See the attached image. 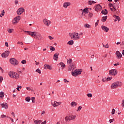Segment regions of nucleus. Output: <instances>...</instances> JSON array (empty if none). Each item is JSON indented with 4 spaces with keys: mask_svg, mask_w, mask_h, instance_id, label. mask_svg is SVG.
<instances>
[{
    "mask_svg": "<svg viewBox=\"0 0 124 124\" xmlns=\"http://www.w3.org/2000/svg\"><path fill=\"white\" fill-rule=\"evenodd\" d=\"M27 32L28 33V34H29V35H31V36H32L33 37H35V39H38V40H41L42 39L41 34L36 31L31 32L30 31H27Z\"/></svg>",
    "mask_w": 124,
    "mask_h": 124,
    "instance_id": "obj_1",
    "label": "nucleus"
},
{
    "mask_svg": "<svg viewBox=\"0 0 124 124\" xmlns=\"http://www.w3.org/2000/svg\"><path fill=\"white\" fill-rule=\"evenodd\" d=\"M9 76H10L11 78H14V79H18L19 77H20L18 73L13 71L9 72Z\"/></svg>",
    "mask_w": 124,
    "mask_h": 124,
    "instance_id": "obj_2",
    "label": "nucleus"
},
{
    "mask_svg": "<svg viewBox=\"0 0 124 124\" xmlns=\"http://www.w3.org/2000/svg\"><path fill=\"white\" fill-rule=\"evenodd\" d=\"M123 85V83L120 81H116L113 83L111 85V88L113 89L118 88V87H121Z\"/></svg>",
    "mask_w": 124,
    "mask_h": 124,
    "instance_id": "obj_3",
    "label": "nucleus"
},
{
    "mask_svg": "<svg viewBox=\"0 0 124 124\" xmlns=\"http://www.w3.org/2000/svg\"><path fill=\"white\" fill-rule=\"evenodd\" d=\"M82 69H76L72 72V75L76 77L77 75H80L82 73Z\"/></svg>",
    "mask_w": 124,
    "mask_h": 124,
    "instance_id": "obj_4",
    "label": "nucleus"
},
{
    "mask_svg": "<svg viewBox=\"0 0 124 124\" xmlns=\"http://www.w3.org/2000/svg\"><path fill=\"white\" fill-rule=\"evenodd\" d=\"M120 8V3L119 2H115L113 4V9L110 8L111 11L115 12L117 9H119Z\"/></svg>",
    "mask_w": 124,
    "mask_h": 124,
    "instance_id": "obj_5",
    "label": "nucleus"
},
{
    "mask_svg": "<svg viewBox=\"0 0 124 124\" xmlns=\"http://www.w3.org/2000/svg\"><path fill=\"white\" fill-rule=\"evenodd\" d=\"M10 62L13 65H18L19 62L15 58L10 59Z\"/></svg>",
    "mask_w": 124,
    "mask_h": 124,
    "instance_id": "obj_6",
    "label": "nucleus"
},
{
    "mask_svg": "<svg viewBox=\"0 0 124 124\" xmlns=\"http://www.w3.org/2000/svg\"><path fill=\"white\" fill-rule=\"evenodd\" d=\"M20 20H21V16H19L15 17L13 20V25H16V23H19Z\"/></svg>",
    "mask_w": 124,
    "mask_h": 124,
    "instance_id": "obj_7",
    "label": "nucleus"
},
{
    "mask_svg": "<svg viewBox=\"0 0 124 124\" xmlns=\"http://www.w3.org/2000/svg\"><path fill=\"white\" fill-rule=\"evenodd\" d=\"M43 22L44 24L45 25V26H46V27H49V26H50V24L52 23L51 21L47 19V18L44 19Z\"/></svg>",
    "mask_w": 124,
    "mask_h": 124,
    "instance_id": "obj_8",
    "label": "nucleus"
},
{
    "mask_svg": "<svg viewBox=\"0 0 124 124\" xmlns=\"http://www.w3.org/2000/svg\"><path fill=\"white\" fill-rule=\"evenodd\" d=\"M10 53V51L7 50L5 51L4 53H3L1 54L2 58H7L8 56H9V54Z\"/></svg>",
    "mask_w": 124,
    "mask_h": 124,
    "instance_id": "obj_9",
    "label": "nucleus"
},
{
    "mask_svg": "<svg viewBox=\"0 0 124 124\" xmlns=\"http://www.w3.org/2000/svg\"><path fill=\"white\" fill-rule=\"evenodd\" d=\"M73 39H75L76 40L80 39V37L78 36V33H73Z\"/></svg>",
    "mask_w": 124,
    "mask_h": 124,
    "instance_id": "obj_10",
    "label": "nucleus"
},
{
    "mask_svg": "<svg viewBox=\"0 0 124 124\" xmlns=\"http://www.w3.org/2000/svg\"><path fill=\"white\" fill-rule=\"evenodd\" d=\"M25 9H24L23 8H20L16 11L17 15H21V14H22V13H23Z\"/></svg>",
    "mask_w": 124,
    "mask_h": 124,
    "instance_id": "obj_11",
    "label": "nucleus"
},
{
    "mask_svg": "<svg viewBox=\"0 0 124 124\" xmlns=\"http://www.w3.org/2000/svg\"><path fill=\"white\" fill-rule=\"evenodd\" d=\"M117 74V70L116 69L109 70V75H112L113 76H116Z\"/></svg>",
    "mask_w": 124,
    "mask_h": 124,
    "instance_id": "obj_12",
    "label": "nucleus"
},
{
    "mask_svg": "<svg viewBox=\"0 0 124 124\" xmlns=\"http://www.w3.org/2000/svg\"><path fill=\"white\" fill-rule=\"evenodd\" d=\"M51 104L53 107H57V106H59V105H61L62 104V102H58L57 101H54L53 103L52 102Z\"/></svg>",
    "mask_w": 124,
    "mask_h": 124,
    "instance_id": "obj_13",
    "label": "nucleus"
},
{
    "mask_svg": "<svg viewBox=\"0 0 124 124\" xmlns=\"http://www.w3.org/2000/svg\"><path fill=\"white\" fill-rule=\"evenodd\" d=\"M102 7L99 4H98L96 6H95V11L98 12L99 10H101Z\"/></svg>",
    "mask_w": 124,
    "mask_h": 124,
    "instance_id": "obj_14",
    "label": "nucleus"
},
{
    "mask_svg": "<svg viewBox=\"0 0 124 124\" xmlns=\"http://www.w3.org/2000/svg\"><path fill=\"white\" fill-rule=\"evenodd\" d=\"M101 29L104 31H106V32H108V31H109V28L105 26L102 25Z\"/></svg>",
    "mask_w": 124,
    "mask_h": 124,
    "instance_id": "obj_15",
    "label": "nucleus"
},
{
    "mask_svg": "<svg viewBox=\"0 0 124 124\" xmlns=\"http://www.w3.org/2000/svg\"><path fill=\"white\" fill-rule=\"evenodd\" d=\"M116 55L117 56V59H121L122 57H123V55L119 51L116 52Z\"/></svg>",
    "mask_w": 124,
    "mask_h": 124,
    "instance_id": "obj_16",
    "label": "nucleus"
},
{
    "mask_svg": "<svg viewBox=\"0 0 124 124\" xmlns=\"http://www.w3.org/2000/svg\"><path fill=\"white\" fill-rule=\"evenodd\" d=\"M59 53H56L54 54L53 59H54V61H58V59H59Z\"/></svg>",
    "mask_w": 124,
    "mask_h": 124,
    "instance_id": "obj_17",
    "label": "nucleus"
},
{
    "mask_svg": "<svg viewBox=\"0 0 124 124\" xmlns=\"http://www.w3.org/2000/svg\"><path fill=\"white\" fill-rule=\"evenodd\" d=\"M44 68L45 69H49V70H52V68H51V66L49 64H45L44 65Z\"/></svg>",
    "mask_w": 124,
    "mask_h": 124,
    "instance_id": "obj_18",
    "label": "nucleus"
},
{
    "mask_svg": "<svg viewBox=\"0 0 124 124\" xmlns=\"http://www.w3.org/2000/svg\"><path fill=\"white\" fill-rule=\"evenodd\" d=\"M1 105L2 108H5V109H7L8 108V105L6 103H3Z\"/></svg>",
    "mask_w": 124,
    "mask_h": 124,
    "instance_id": "obj_19",
    "label": "nucleus"
},
{
    "mask_svg": "<svg viewBox=\"0 0 124 124\" xmlns=\"http://www.w3.org/2000/svg\"><path fill=\"white\" fill-rule=\"evenodd\" d=\"M71 3L69 2H64L63 3V7L64 8H67L68 6H69V5H70Z\"/></svg>",
    "mask_w": 124,
    "mask_h": 124,
    "instance_id": "obj_20",
    "label": "nucleus"
},
{
    "mask_svg": "<svg viewBox=\"0 0 124 124\" xmlns=\"http://www.w3.org/2000/svg\"><path fill=\"white\" fill-rule=\"evenodd\" d=\"M75 119H76V115H71L69 116V121H72V120H75Z\"/></svg>",
    "mask_w": 124,
    "mask_h": 124,
    "instance_id": "obj_21",
    "label": "nucleus"
},
{
    "mask_svg": "<svg viewBox=\"0 0 124 124\" xmlns=\"http://www.w3.org/2000/svg\"><path fill=\"white\" fill-rule=\"evenodd\" d=\"M101 13L104 15H107L108 14V11L107 9L103 10L101 11Z\"/></svg>",
    "mask_w": 124,
    "mask_h": 124,
    "instance_id": "obj_22",
    "label": "nucleus"
},
{
    "mask_svg": "<svg viewBox=\"0 0 124 124\" xmlns=\"http://www.w3.org/2000/svg\"><path fill=\"white\" fill-rule=\"evenodd\" d=\"M75 69V66L74 65H72L69 67V70L72 71V73L73 72V70Z\"/></svg>",
    "mask_w": 124,
    "mask_h": 124,
    "instance_id": "obj_23",
    "label": "nucleus"
},
{
    "mask_svg": "<svg viewBox=\"0 0 124 124\" xmlns=\"http://www.w3.org/2000/svg\"><path fill=\"white\" fill-rule=\"evenodd\" d=\"M42 123V120H34V123L35 124H40Z\"/></svg>",
    "mask_w": 124,
    "mask_h": 124,
    "instance_id": "obj_24",
    "label": "nucleus"
},
{
    "mask_svg": "<svg viewBox=\"0 0 124 124\" xmlns=\"http://www.w3.org/2000/svg\"><path fill=\"white\" fill-rule=\"evenodd\" d=\"M94 3H96V2H95L93 0H89L88 1V4H89V5H92Z\"/></svg>",
    "mask_w": 124,
    "mask_h": 124,
    "instance_id": "obj_25",
    "label": "nucleus"
},
{
    "mask_svg": "<svg viewBox=\"0 0 124 124\" xmlns=\"http://www.w3.org/2000/svg\"><path fill=\"white\" fill-rule=\"evenodd\" d=\"M106 20H107V16H103L101 19L102 22H106Z\"/></svg>",
    "mask_w": 124,
    "mask_h": 124,
    "instance_id": "obj_26",
    "label": "nucleus"
},
{
    "mask_svg": "<svg viewBox=\"0 0 124 124\" xmlns=\"http://www.w3.org/2000/svg\"><path fill=\"white\" fill-rule=\"evenodd\" d=\"M113 17L114 18H116V19L117 20L118 22H120V21H121V18H120V16L114 15Z\"/></svg>",
    "mask_w": 124,
    "mask_h": 124,
    "instance_id": "obj_27",
    "label": "nucleus"
},
{
    "mask_svg": "<svg viewBox=\"0 0 124 124\" xmlns=\"http://www.w3.org/2000/svg\"><path fill=\"white\" fill-rule=\"evenodd\" d=\"M81 11H83V12H85V13H86L87 14H88V13H89V10L88 9V8H85L84 9H81L80 10Z\"/></svg>",
    "mask_w": 124,
    "mask_h": 124,
    "instance_id": "obj_28",
    "label": "nucleus"
},
{
    "mask_svg": "<svg viewBox=\"0 0 124 124\" xmlns=\"http://www.w3.org/2000/svg\"><path fill=\"white\" fill-rule=\"evenodd\" d=\"M71 106H72L73 107L74 106H77V103L75 102H72L71 103Z\"/></svg>",
    "mask_w": 124,
    "mask_h": 124,
    "instance_id": "obj_29",
    "label": "nucleus"
},
{
    "mask_svg": "<svg viewBox=\"0 0 124 124\" xmlns=\"http://www.w3.org/2000/svg\"><path fill=\"white\" fill-rule=\"evenodd\" d=\"M67 44L69 45H73L74 44V41L73 40H70L67 43Z\"/></svg>",
    "mask_w": 124,
    "mask_h": 124,
    "instance_id": "obj_30",
    "label": "nucleus"
},
{
    "mask_svg": "<svg viewBox=\"0 0 124 124\" xmlns=\"http://www.w3.org/2000/svg\"><path fill=\"white\" fill-rule=\"evenodd\" d=\"M59 64L61 65V67H65V64L62 62H60Z\"/></svg>",
    "mask_w": 124,
    "mask_h": 124,
    "instance_id": "obj_31",
    "label": "nucleus"
},
{
    "mask_svg": "<svg viewBox=\"0 0 124 124\" xmlns=\"http://www.w3.org/2000/svg\"><path fill=\"white\" fill-rule=\"evenodd\" d=\"M4 96V93L3 92H0V97L2 98Z\"/></svg>",
    "mask_w": 124,
    "mask_h": 124,
    "instance_id": "obj_32",
    "label": "nucleus"
},
{
    "mask_svg": "<svg viewBox=\"0 0 124 124\" xmlns=\"http://www.w3.org/2000/svg\"><path fill=\"white\" fill-rule=\"evenodd\" d=\"M4 14H5V12L4 11V10H2V13L0 15V17H3V16H4Z\"/></svg>",
    "mask_w": 124,
    "mask_h": 124,
    "instance_id": "obj_33",
    "label": "nucleus"
},
{
    "mask_svg": "<svg viewBox=\"0 0 124 124\" xmlns=\"http://www.w3.org/2000/svg\"><path fill=\"white\" fill-rule=\"evenodd\" d=\"M102 82H108V78H103L102 79Z\"/></svg>",
    "mask_w": 124,
    "mask_h": 124,
    "instance_id": "obj_34",
    "label": "nucleus"
},
{
    "mask_svg": "<svg viewBox=\"0 0 124 124\" xmlns=\"http://www.w3.org/2000/svg\"><path fill=\"white\" fill-rule=\"evenodd\" d=\"M25 100H26V101H27V102H30V101H31V97H27L25 98Z\"/></svg>",
    "mask_w": 124,
    "mask_h": 124,
    "instance_id": "obj_35",
    "label": "nucleus"
},
{
    "mask_svg": "<svg viewBox=\"0 0 124 124\" xmlns=\"http://www.w3.org/2000/svg\"><path fill=\"white\" fill-rule=\"evenodd\" d=\"M84 28H91V25L88 24H85L84 25Z\"/></svg>",
    "mask_w": 124,
    "mask_h": 124,
    "instance_id": "obj_36",
    "label": "nucleus"
},
{
    "mask_svg": "<svg viewBox=\"0 0 124 124\" xmlns=\"http://www.w3.org/2000/svg\"><path fill=\"white\" fill-rule=\"evenodd\" d=\"M76 50H77V51H81V47L79 46H78L76 47Z\"/></svg>",
    "mask_w": 124,
    "mask_h": 124,
    "instance_id": "obj_37",
    "label": "nucleus"
},
{
    "mask_svg": "<svg viewBox=\"0 0 124 124\" xmlns=\"http://www.w3.org/2000/svg\"><path fill=\"white\" fill-rule=\"evenodd\" d=\"M65 122H66V123H67L68 122V121H69V117L66 116L65 117Z\"/></svg>",
    "mask_w": 124,
    "mask_h": 124,
    "instance_id": "obj_38",
    "label": "nucleus"
},
{
    "mask_svg": "<svg viewBox=\"0 0 124 124\" xmlns=\"http://www.w3.org/2000/svg\"><path fill=\"white\" fill-rule=\"evenodd\" d=\"M50 50L53 51H55L56 49H55V47H54L52 46H50Z\"/></svg>",
    "mask_w": 124,
    "mask_h": 124,
    "instance_id": "obj_39",
    "label": "nucleus"
},
{
    "mask_svg": "<svg viewBox=\"0 0 124 124\" xmlns=\"http://www.w3.org/2000/svg\"><path fill=\"white\" fill-rule=\"evenodd\" d=\"M35 72H37L39 74H41V71L39 69H37V70H36Z\"/></svg>",
    "mask_w": 124,
    "mask_h": 124,
    "instance_id": "obj_40",
    "label": "nucleus"
},
{
    "mask_svg": "<svg viewBox=\"0 0 124 124\" xmlns=\"http://www.w3.org/2000/svg\"><path fill=\"white\" fill-rule=\"evenodd\" d=\"M21 63H22V64H25L26 63H27V61L24 60H22L21 61Z\"/></svg>",
    "mask_w": 124,
    "mask_h": 124,
    "instance_id": "obj_41",
    "label": "nucleus"
},
{
    "mask_svg": "<svg viewBox=\"0 0 124 124\" xmlns=\"http://www.w3.org/2000/svg\"><path fill=\"white\" fill-rule=\"evenodd\" d=\"M67 62L68 63H71V62H72V59L70 58L69 60H67Z\"/></svg>",
    "mask_w": 124,
    "mask_h": 124,
    "instance_id": "obj_42",
    "label": "nucleus"
},
{
    "mask_svg": "<svg viewBox=\"0 0 124 124\" xmlns=\"http://www.w3.org/2000/svg\"><path fill=\"white\" fill-rule=\"evenodd\" d=\"M35 98L34 97H31V100H32V103H34V102H35Z\"/></svg>",
    "mask_w": 124,
    "mask_h": 124,
    "instance_id": "obj_43",
    "label": "nucleus"
},
{
    "mask_svg": "<svg viewBox=\"0 0 124 124\" xmlns=\"http://www.w3.org/2000/svg\"><path fill=\"white\" fill-rule=\"evenodd\" d=\"M109 6L110 7V9H111V7H113V8L114 7V4L110 3Z\"/></svg>",
    "mask_w": 124,
    "mask_h": 124,
    "instance_id": "obj_44",
    "label": "nucleus"
},
{
    "mask_svg": "<svg viewBox=\"0 0 124 124\" xmlns=\"http://www.w3.org/2000/svg\"><path fill=\"white\" fill-rule=\"evenodd\" d=\"M115 112H116V110H115V109L113 108L112 109L111 114L112 115H114L115 114Z\"/></svg>",
    "mask_w": 124,
    "mask_h": 124,
    "instance_id": "obj_45",
    "label": "nucleus"
},
{
    "mask_svg": "<svg viewBox=\"0 0 124 124\" xmlns=\"http://www.w3.org/2000/svg\"><path fill=\"white\" fill-rule=\"evenodd\" d=\"M87 95L88 97H93V94L92 93H88Z\"/></svg>",
    "mask_w": 124,
    "mask_h": 124,
    "instance_id": "obj_46",
    "label": "nucleus"
},
{
    "mask_svg": "<svg viewBox=\"0 0 124 124\" xmlns=\"http://www.w3.org/2000/svg\"><path fill=\"white\" fill-rule=\"evenodd\" d=\"M88 16L89 17H90V18H92V17H93V13H89Z\"/></svg>",
    "mask_w": 124,
    "mask_h": 124,
    "instance_id": "obj_47",
    "label": "nucleus"
},
{
    "mask_svg": "<svg viewBox=\"0 0 124 124\" xmlns=\"http://www.w3.org/2000/svg\"><path fill=\"white\" fill-rule=\"evenodd\" d=\"M3 81V78L2 77L0 76V83H1Z\"/></svg>",
    "mask_w": 124,
    "mask_h": 124,
    "instance_id": "obj_48",
    "label": "nucleus"
},
{
    "mask_svg": "<svg viewBox=\"0 0 124 124\" xmlns=\"http://www.w3.org/2000/svg\"><path fill=\"white\" fill-rule=\"evenodd\" d=\"M82 107H81V106H79L78 107V110H77V111H80V110H81V109H82Z\"/></svg>",
    "mask_w": 124,
    "mask_h": 124,
    "instance_id": "obj_49",
    "label": "nucleus"
},
{
    "mask_svg": "<svg viewBox=\"0 0 124 124\" xmlns=\"http://www.w3.org/2000/svg\"><path fill=\"white\" fill-rule=\"evenodd\" d=\"M114 121H115V119H110L109 122L110 124H111L112 123H113V122H114Z\"/></svg>",
    "mask_w": 124,
    "mask_h": 124,
    "instance_id": "obj_50",
    "label": "nucleus"
},
{
    "mask_svg": "<svg viewBox=\"0 0 124 124\" xmlns=\"http://www.w3.org/2000/svg\"><path fill=\"white\" fill-rule=\"evenodd\" d=\"M12 31H13V29H9L8 30V31L9 33H11V32H12Z\"/></svg>",
    "mask_w": 124,
    "mask_h": 124,
    "instance_id": "obj_51",
    "label": "nucleus"
},
{
    "mask_svg": "<svg viewBox=\"0 0 124 124\" xmlns=\"http://www.w3.org/2000/svg\"><path fill=\"white\" fill-rule=\"evenodd\" d=\"M1 118L2 119H3V118H6V115H4V114H2L1 115Z\"/></svg>",
    "mask_w": 124,
    "mask_h": 124,
    "instance_id": "obj_52",
    "label": "nucleus"
},
{
    "mask_svg": "<svg viewBox=\"0 0 124 124\" xmlns=\"http://www.w3.org/2000/svg\"><path fill=\"white\" fill-rule=\"evenodd\" d=\"M48 38L50 40H52V39H54V37L51 36H48Z\"/></svg>",
    "mask_w": 124,
    "mask_h": 124,
    "instance_id": "obj_53",
    "label": "nucleus"
},
{
    "mask_svg": "<svg viewBox=\"0 0 124 124\" xmlns=\"http://www.w3.org/2000/svg\"><path fill=\"white\" fill-rule=\"evenodd\" d=\"M107 79H108V81H110V80L112 79V78L111 77H108Z\"/></svg>",
    "mask_w": 124,
    "mask_h": 124,
    "instance_id": "obj_54",
    "label": "nucleus"
},
{
    "mask_svg": "<svg viewBox=\"0 0 124 124\" xmlns=\"http://www.w3.org/2000/svg\"><path fill=\"white\" fill-rule=\"evenodd\" d=\"M21 88H22L21 86H18L16 89H17V91H20V89H21Z\"/></svg>",
    "mask_w": 124,
    "mask_h": 124,
    "instance_id": "obj_55",
    "label": "nucleus"
},
{
    "mask_svg": "<svg viewBox=\"0 0 124 124\" xmlns=\"http://www.w3.org/2000/svg\"><path fill=\"white\" fill-rule=\"evenodd\" d=\"M15 4H18V3H19V1L17 0H16L15 1Z\"/></svg>",
    "mask_w": 124,
    "mask_h": 124,
    "instance_id": "obj_56",
    "label": "nucleus"
},
{
    "mask_svg": "<svg viewBox=\"0 0 124 124\" xmlns=\"http://www.w3.org/2000/svg\"><path fill=\"white\" fill-rule=\"evenodd\" d=\"M117 65H120V62H117L114 64V66H117Z\"/></svg>",
    "mask_w": 124,
    "mask_h": 124,
    "instance_id": "obj_57",
    "label": "nucleus"
},
{
    "mask_svg": "<svg viewBox=\"0 0 124 124\" xmlns=\"http://www.w3.org/2000/svg\"><path fill=\"white\" fill-rule=\"evenodd\" d=\"M5 46L6 47H8V43L7 42H6L5 43Z\"/></svg>",
    "mask_w": 124,
    "mask_h": 124,
    "instance_id": "obj_58",
    "label": "nucleus"
},
{
    "mask_svg": "<svg viewBox=\"0 0 124 124\" xmlns=\"http://www.w3.org/2000/svg\"><path fill=\"white\" fill-rule=\"evenodd\" d=\"M70 35L71 38L72 39H73V33H71Z\"/></svg>",
    "mask_w": 124,
    "mask_h": 124,
    "instance_id": "obj_59",
    "label": "nucleus"
},
{
    "mask_svg": "<svg viewBox=\"0 0 124 124\" xmlns=\"http://www.w3.org/2000/svg\"><path fill=\"white\" fill-rule=\"evenodd\" d=\"M105 48H109V45L107 44L105 46Z\"/></svg>",
    "mask_w": 124,
    "mask_h": 124,
    "instance_id": "obj_60",
    "label": "nucleus"
},
{
    "mask_svg": "<svg viewBox=\"0 0 124 124\" xmlns=\"http://www.w3.org/2000/svg\"><path fill=\"white\" fill-rule=\"evenodd\" d=\"M63 81H64V83H66L67 82H69L68 80H67V79H64Z\"/></svg>",
    "mask_w": 124,
    "mask_h": 124,
    "instance_id": "obj_61",
    "label": "nucleus"
},
{
    "mask_svg": "<svg viewBox=\"0 0 124 124\" xmlns=\"http://www.w3.org/2000/svg\"><path fill=\"white\" fill-rule=\"evenodd\" d=\"M11 115H12V116H13V117H15V114L14 113V112H12Z\"/></svg>",
    "mask_w": 124,
    "mask_h": 124,
    "instance_id": "obj_62",
    "label": "nucleus"
},
{
    "mask_svg": "<svg viewBox=\"0 0 124 124\" xmlns=\"http://www.w3.org/2000/svg\"><path fill=\"white\" fill-rule=\"evenodd\" d=\"M26 89H27V90H28V91H31V88H30V87H26Z\"/></svg>",
    "mask_w": 124,
    "mask_h": 124,
    "instance_id": "obj_63",
    "label": "nucleus"
},
{
    "mask_svg": "<svg viewBox=\"0 0 124 124\" xmlns=\"http://www.w3.org/2000/svg\"><path fill=\"white\" fill-rule=\"evenodd\" d=\"M122 106H124V100L122 102Z\"/></svg>",
    "mask_w": 124,
    "mask_h": 124,
    "instance_id": "obj_64",
    "label": "nucleus"
}]
</instances>
